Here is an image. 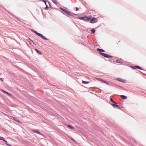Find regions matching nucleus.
I'll list each match as a JSON object with an SVG mask.
<instances>
[{
  "label": "nucleus",
  "instance_id": "obj_3",
  "mask_svg": "<svg viewBox=\"0 0 146 146\" xmlns=\"http://www.w3.org/2000/svg\"><path fill=\"white\" fill-rule=\"evenodd\" d=\"M116 80L120 82L125 83L126 82V80L120 78H118L116 79Z\"/></svg>",
  "mask_w": 146,
  "mask_h": 146
},
{
  "label": "nucleus",
  "instance_id": "obj_33",
  "mask_svg": "<svg viewBox=\"0 0 146 146\" xmlns=\"http://www.w3.org/2000/svg\"><path fill=\"white\" fill-rule=\"evenodd\" d=\"M0 79L2 81H3V80L2 79V78H0Z\"/></svg>",
  "mask_w": 146,
  "mask_h": 146
},
{
  "label": "nucleus",
  "instance_id": "obj_17",
  "mask_svg": "<svg viewBox=\"0 0 146 146\" xmlns=\"http://www.w3.org/2000/svg\"><path fill=\"white\" fill-rule=\"evenodd\" d=\"M60 9L62 11L65 13H66V12L67 11V10H65L64 9L62 8H60Z\"/></svg>",
  "mask_w": 146,
  "mask_h": 146
},
{
  "label": "nucleus",
  "instance_id": "obj_4",
  "mask_svg": "<svg viewBox=\"0 0 146 146\" xmlns=\"http://www.w3.org/2000/svg\"><path fill=\"white\" fill-rule=\"evenodd\" d=\"M98 21L97 18L92 17V23H96Z\"/></svg>",
  "mask_w": 146,
  "mask_h": 146
},
{
  "label": "nucleus",
  "instance_id": "obj_12",
  "mask_svg": "<svg viewBox=\"0 0 146 146\" xmlns=\"http://www.w3.org/2000/svg\"><path fill=\"white\" fill-rule=\"evenodd\" d=\"M31 30L32 31L35 33V34H36L37 35H38L40 33H38L37 32H36V31L33 30V29H31Z\"/></svg>",
  "mask_w": 146,
  "mask_h": 146
},
{
  "label": "nucleus",
  "instance_id": "obj_5",
  "mask_svg": "<svg viewBox=\"0 0 146 146\" xmlns=\"http://www.w3.org/2000/svg\"><path fill=\"white\" fill-rule=\"evenodd\" d=\"M91 18V16L90 15L88 17H84V21H90Z\"/></svg>",
  "mask_w": 146,
  "mask_h": 146
},
{
  "label": "nucleus",
  "instance_id": "obj_10",
  "mask_svg": "<svg viewBox=\"0 0 146 146\" xmlns=\"http://www.w3.org/2000/svg\"><path fill=\"white\" fill-rule=\"evenodd\" d=\"M120 97L123 99H125L127 98V96L123 95H121Z\"/></svg>",
  "mask_w": 146,
  "mask_h": 146
},
{
  "label": "nucleus",
  "instance_id": "obj_21",
  "mask_svg": "<svg viewBox=\"0 0 146 146\" xmlns=\"http://www.w3.org/2000/svg\"><path fill=\"white\" fill-rule=\"evenodd\" d=\"M109 61L111 62H114V61L112 59H109Z\"/></svg>",
  "mask_w": 146,
  "mask_h": 146
},
{
  "label": "nucleus",
  "instance_id": "obj_31",
  "mask_svg": "<svg viewBox=\"0 0 146 146\" xmlns=\"http://www.w3.org/2000/svg\"><path fill=\"white\" fill-rule=\"evenodd\" d=\"M78 8L76 7V11H78Z\"/></svg>",
  "mask_w": 146,
  "mask_h": 146
},
{
  "label": "nucleus",
  "instance_id": "obj_30",
  "mask_svg": "<svg viewBox=\"0 0 146 146\" xmlns=\"http://www.w3.org/2000/svg\"><path fill=\"white\" fill-rule=\"evenodd\" d=\"M3 140L5 142H7V141L5 139H3Z\"/></svg>",
  "mask_w": 146,
  "mask_h": 146
},
{
  "label": "nucleus",
  "instance_id": "obj_34",
  "mask_svg": "<svg viewBox=\"0 0 146 146\" xmlns=\"http://www.w3.org/2000/svg\"><path fill=\"white\" fill-rule=\"evenodd\" d=\"M72 140L73 141H75V140H74V139H72Z\"/></svg>",
  "mask_w": 146,
  "mask_h": 146
},
{
  "label": "nucleus",
  "instance_id": "obj_39",
  "mask_svg": "<svg viewBox=\"0 0 146 146\" xmlns=\"http://www.w3.org/2000/svg\"><path fill=\"white\" fill-rule=\"evenodd\" d=\"M45 4V5H46V4Z\"/></svg>",
  "mask_w": 146,
  "mask_h": 146
},
{
  "label": "nucleus",
  "instance_id": "obj_20",
  "mask_svg": "<svg viewBox=\"0 0 146 146\" xmlns=\"http://www.w3.org/2000/svg\"><path fill=\"white\" fill-rule=\"evenodd\" d=\"M95 30L94 29H92V33H94L95 32Z\"/></svg>",
  "mask_w": 146,
  "mask_h": 146
},
{
  "label": "nucleus",
  "instance_id": "obj_19",
  "mask_svg": "<svg viewBox=\"0 0 146 146\" xmlns=\"http://www.w3.org/2000/svg\"><path fill=\"white\" fill-rule=\"evenodd\" d=\"M96 79L98 80V81H102V79L101 78H96Z\"/></svg>",
  "mask_w": 146,
  "mask_h": 146
},
{
  "label": "nucleus",
  "instance_id": "obj_25",
  "mask_svg": "<svg viewBox=\"0 0 146 146\" xmlns=\"http://www.w3.org/2000/svg\"><path fill=\"white\" fill-rule=\"evenodd\" d=\"M116 63H120V61L118 60H117L116 61Z\"/></svg>",
  "mask_w": 146,
  "mask_h": 146
},
{
  "label": "nucleus",
  "instance_id": "obj_15",
  "mask_svg": "<svg viewBox=\"0 0 146 146\" xmlns=\"http://www.w3.org/2000/svg\"><path fill=\"white\" fill-rule=\"evenodd\" d=\"M67 126L70 128L71 129H73L74 128V127H73L72 126L70 125H67Z\"/></svg>",
  "mask_w": 146,
  "mask_h": 146
},
{
  "label": "nucleus",
  "instance_id": "obj_11",
  "mask_svg": "<svg viewBox=\"0 0 146 146\" xmlns=\"http://www.w3.org/2000/svg\"><path fill=\"white\" fill-rule=\"evenodd\" d=\"M35 51L38 54H41L42 53L41 52L39 51L37 49H35Z\"/></svg>",
  "mask_w": 146,
  "mask_h": 146
},
{
  "label": "nucleus",
  "instance_id": "obj_8",
  "mask_svg": "<svg viewBox=\"0 0 146 146\" xmlns=\"http://www.w3.org/2000/svg\"><path fill=\"white\" fill-rule=\"evenodd\" d=\"M65 13L67 15L70 16H72L73 14V13H72L71 12L68 11H67Z\"/></svg>",
  "mask_w": 146,
  "mask_h": 146
},
{
  "label": "nucleus",
  "instance_id": "obj_22",
  "mask_svg": "<svg viewBox=\"0 0 146 146\" xmlns=\"http://www.w3.org/2000/svg\"><path fill=\"white\" fill-rule=\"evenodd\" d=\"M110 100L111 102L114 103V104H115L116 103L114 101H113V100L112 98H110Z\"/></svg>",
  "mask_w": 146,
  "mask_h": 146
},
{
  "label": "nucleus",
  "instance_id": "obj_6",
  "mask_svg": "<svg viewBox=\"0 0 146 146\" xmlns=\"http://www.w3.org/2000/svg\"><path fill=\"white\" fill-rule=\"evenodd\" d=\"M38 36H40L41 37L42 39H43L44 40H48V38H46L45 36L42 35L41 34H40V33L39 34Z\"/></svg>",
  "mask_w": 146,
  "mask_h": 146
},
{
  "label": "nucleus",
  "instance_id": "obj_36",
  "mask_svg": "<svg viewBox=\"0 0 146 146\" xmlns=\"http://www.w3.org/2000/svg\"><path fill=\"white\" fill-rule=\"evenodd\" d=\"M90 23H91V20H90Z\"/></svg>",
  "mask_w": 146,
  "mask_h": 146
},
{
  "label": "nucleus",
  "instance_id": "obj_2",
  "mask_svg": "<svg viewBox=\"0 0 146 146\" xmlns=\"http://www.w3.org/2000/svg\"><path fill=\"white\" fill-rule=\"evenodd\" d=\"M117 103L116 102L115 104H111V105L113 106L114 108H117L119 109H121L122 108L121 106L118 105H117Z\"/></svg>",
  "mask_w": 146,
  "mask_h": 146
},
{
  "label": "nucleus",
  "instance_id": "obj_18",
  "mask_svg": "<svg viewBox=\"0 0 146 146\" xmlns=\"http://www.w3.org/2000/svg\"><path fill=\"white\" fill-rule=\"evenodd\" d=\"M78 18L79 19H81V20H83L84 21V17H78Z\"/></svg>",
  "mask_w": 146,
  "mask_h": 146
},
{
  "label": "nucleus",
  "instance_id": "obj_1",
  "mask_svg": "<svg viewBox=\"0 0 146 146\" xmlns=\"http://www.w3.org/2000/svg\"><path fill=\"white\" fill-rule=\"evenodd\" d=\"M97 50L98 52L99 53H100L102 56L105 58H109L113 57V56H110L108 54L102 52H105V51L103 49L97 48Z\"/></svg>",
  "mask_w": 146,
  "mask_h": 146
},
{
  "label": "nucleus",
  "instance_id": "obj_24",
  "mask_svg": "<svg viewBox=\"0 0 146 146\" xmlns=\"http://www.w3.org/2000/svg\"><path fill=\"white\" fill-rule=\"evenodd\" d=\"M56 0H52V2H53L55 4H57V3H56Z\"/></svg>",
  "mask_w": 146,
  "mask_h": 146
},
{
  "label": "nucleus",
  "instance_id": "obj_28",
  "mask_svg": "<svg viewBox=\"0 0 146 146\" xmlns=\"http://www.w3.org/2000/svg\"><path fill=\"white\" fill-rule=\"evenodd\" d=\"M43 2H44V3H45V4H46V0H42V1Z\"/></svg>",
  "mask_w": 146,
  "mask_h": 146
},
{
  "label": "nucleus",
  "instance_id": "obj_37",
  "mask_svg": "<svg viewBox=\"0 0 146 146\" xmlns=\"http://www.w3.org/2000/svg\"><path fill=\"white\" fill-rule=\"evenodd\" d=\"M92 13H93V12H92L93 10L92 9Z\"/></svg>",
  "mask_w": 146,
  "mask_h": 146
},
{
  "label": "nucleus",
  "instance_id": "obj_29",
  "mask_svg": "<svg viewBox=\"0 0 146 146\" xmlns=\"http://www.w3.org/2000/svg\"><path fill=\"white\" fill-rule=\"evenodd\" d=\"M48 8V7L47 5H46V7H45L46 9H47Z\"/></svg>",
  "mask_w": 146,
  "mask_h": 146
},
{
  "label": "nucleus",
  "instance_id": "obj_35",
  "mask_svg": "<svg viewBox=\"0 0 146 146\" xmlns=\"http://www.w3.org/2000/svg\"><path fill=\"white\" fill-rule=\"evenodd\" d=\"M31 40L32 42L33 43H34L33 41L32 40Z\"/></svg>",
  "mask_w": 146,
  "mask_h": 146
},
{
  "label": "nucleus",
  "instance_id": "obj_26",
  "mask_svg": "<svg viewBox=\"0 0 146 146\" xmlns=\"http://www.w3.org/2000/svg\"><path fill=\"white\" fill-rule=\"evenodd\" d=\"M6 94H7L9 96H11V94H10V93H9L7 92H6Z\"/></svg>",
  "mask_w": 146,
  "mask_h": 146
},
{
  "label": "nucleus",
  "instance_id": "obj_16",
  "mask_svg": "<svg viewBox=\"0 0 146 146\" xmlns=\"http://www.w3.org/2000/svg\"><path fill=\"white\" fill-rule=\"evenodd\" d=\"M89 83H90V82H87V81H82V83L83 84H88Z\"/></svg>",
  "mask_w": 146,
  "mask_h": 146
},
{
  "label": "nucleus",
  "instance_id": "obj_9",
  "mask_svg": "<svg viewBox=\"0 0 146 146\" xmlns=\"http://www.w3.org/2000/svg\"><path fill=\"white\" fill-rule=\"evenodd\" d=\"M12 119L13 120H15L16 121L18 122L19 123H20V122L19 121V120H18V119L17 118H16L15 117H12Z\"/></svg>",
  "mask_w": 146,
  "mask_h": 146
},
{
  "label": "nucleus",
  "instance_id": "obj_14",
  "mask_svg": "<svg viewBox=\"0 0 146 146\" xmlns=\"http://www.w3.org/2000/svg\"><path fill=\"white\" fill-rule=\"evenodd\" d=\"M135 67H136V69L137 68L141 70H142L143 69L142 68L138 66H135Z\"/></svg>",
  "mask_w": 146,
  "mask_h": 146
},
{
  "label": "nucleus",
  "instance_id": "obj_13",
  "mask_svg": "<svg viewBox=\"0 0 146 146\" xmlns=\"http://www.w3.org/2000/svg\"><path fill=\"white\" fill-rule=\"evenodd\" d=\"M33 131L35 133H37L40 135H41V133L40 132L37 131L36 130H33Z\"/></svg>",
  "mask_w": 146,
  "mask_h": 146
},
{
  "label": "nucleus",
  "instance_id": "obj_7",
  "mask_svg": "<svg viewBox=\"0 0 146 146\" xmlns=\"http://www.w3.org/2000/svg\"><path fill=\"white\" fill-rule=\"evenodd\" d=\"M101 82H103L106 83V84H108V85H110V86H111L112 85L111 83H109L108 82L106 81L103 79L102 80V81H101Z\"/></svg>",
  "mask_w": 146,
  "mask_h": 146
},
{
  "label": "nucleus",
  "instance_id": "obj_32",
  "mask_svg": "<svg viewBox=\"0 0 146 146\" xmlns=\"http://www.w3.org/2000/svg\"><path fill=\"white\" fill-rule=\"evenodd\" d=\"M3 92H4L5 93H6V92H6V91H4L3 90Z\"/></svg>",
  "mask_w": 146,
  "mask_h": 146
},
{
  "label": "nucleus",
  "instance_id": "obj_27",
  "mask_svg": "<svg viewBox=\"0 0 146 146\" xmlns=\"http://www.w3.org/2000/svg\"><path fill=\"white\" fill-rule=\"evenodd\" d=\"M4 139V138L2 137H0V140H2Z\"/></svg>",
  "mask_w": 146,
  "mask_h": 146
},
{
  "label": "nucleus",
  "instance_id": "obj_23",
  "mask_svg": "<svg viewBox=\"0 0 146 146\" xmlns=\"http://www.w3.org/2000/svg\"><path fill=\"white\" fill-rule=\"evenodd\" d=\"M130 67L133 69H136V67H135V66H131Z\"/></svg>",
  "mask_w": 146,
  "mask_h": 146
},
{
  "label": "nucleus",
  "instance_id": "obj_38",
  "mask_svg": "<svg viewBox=\"0 0 146 146\" xmlns=\"http://www.w3.org/2000/svg\"><path fill=\"white\" fill-rule=\"evenodd\" d=\"M90 31H91V30H90Z\"/></svg>",
  "mask_w": 146,
  "mask_h": 146
}]
</instances>
